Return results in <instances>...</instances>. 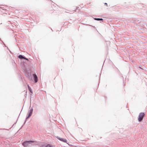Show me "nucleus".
Listing matches in <instances>:
<instances>
[{
    "instance_id": "nucleus-1",
    "label": "nucleus",
    "mask_w": 147,
    "mask_h": 147,
    "mask_svg": "<svg viewBox=\"0 0 147 147\" xmlns=\"http://www.w3.org/2000/svg\"><path fill=\"white\" fill-rule=\"evenodd\" d=\"M37 142L34 141H29L24 142L22 145L24 147H31L32 145L36 144Z\"/></svg>"
},
{
    "instance_id": "nucleus-2",
    "label": "nucleus",
    "mask_w": 147,
    "mask_h": 147,
    "mask_svg": "<svg viewBox=\"0 0 147 147\" xmlns=\"http://www.w3.org/2000/svg\"><path fill=\"white\" fill-rule=\"evenodd\" d=\"M145 115V114L144 113L141 112L140 113L138 118L139 121L140 122L142 120L144 116Z\"/></svg>"
},
{
    "instance_id": "nucleus-3",
    "label": "nucleus",
    "mask_w": 147,
    "mask_h": 147,
    "mask_svg": "<svg viewBox=\"0 0 147 147\" xmlns=\"http://www.w3.org/2000/svg\"><path fill=\"white\" fill-rule=\"evenodd\" d=\"M57 138L60 140V141L64 142H66L67 140L65 139H64L63 138H59L58 137H57Z\"/></svg>"
},
{
    "instance_id": "nucleus-4",
    "label": "nucleus",
    "mask_w": 147,
    "mask_h": 147,
    "mask_svg": "<svg viewBox=\"0 0 147 147\" xmlns=\"http://www.w3.org/2000/svg\"><path fill=\"white\" fill-rule=\"evenodd\" d=\"M33 76L34 78V80L35 82H36L38 81V78L36 74H33Z\"/></svg>"
},
{
    "instance_id": "nucleus-5",
    "label": "nucleus",
    "mask_w": 147,
    "mask_h": 147,
    "mask_svg": "<svg viewBox=\"0 0 147 147\" xmlns=\"http://www.w3.org/2000/svg\"><path fill=\"white\" fill-rule=\"evenodd\" d=\"M32 113V111H30L29 112V115H28V117L27 118H28L29 117H30Z\"/></svg>"
},
{
    "instance_id": "nucleus-6",
    "label": "nucleus",
    "mask_w": 147,
    "mask_h": 147,
    "mask_svg": "<svg viewBox=\"0 0 147 147\" xmlns=\"http://www.w3.org/2000/svg\"><path fill=\"white\" fill-rule=\"evenodd\" d=\"M18 57L19 58L21 59H23L24 58V57H23L22 55H20Z\"/></svg>"
},
{
    "instance_id": "nucleus-7",
    "label": "nucleus",
    "mask_w": 147,
    "mask_h": 147,
    "mask_svg": "<svg viewBox=\"0 0 147 147\" xmlns=\"http://www.w3.org/2000/svg\"><path fill=\"white\" fill-rule=\"evenodd\" d=\"M45 147H53L52 145L50 144L47 145Z\"/></svg>"
},
{
    "instance_id": "nucleus-8",
    "label": "nucleus",
    "mask_w": 147,
    "mask_h": 147,
    "mask_svg": "<svg viewBox=\"0 0 147 147\" xmlns=\"http://www.w3.org/2000/svg\"><path fill=\"white\" fill-rule=\"evenodd\" d=\"M95 20H102L103 19H102L100 18H95Z\"/></svg>"
},
{
    "instance_id": "nucleus-9",
    "label": "nucleus",
    "mask_w": 147,
    "mask_h": 147,
    "mask_svg": "<svg viewBox=\"0 0 147 147\" xmlns=\"http://www.w3.org/2000/svg\"><path fill=\"white\" fill-rule=\"evenodd\" d=\"M28 89H29L30 91L32 93V91L31 90V88H30V87L28 85Z\"/></svg>"
},
{
    "instance_id": "nucleus-10",
    "label": "nucleus",
    "mask_w": 147,
    "mask_h": 147,
    "mask_svg": "<svg viewBox=\"0 0 147 147\" xmlns=\"http://www.w3.org/2000/svg\"><path fill=\"white\" fill-rule=\"evenodd\" d=\"M23 59H26V60H28V59L27 58H25V57H24V58H23Z\"/></svg>"
},
{
    "instance_id": "nucleus-11",
    "label": "nucleus",
    "mask_w": 147,
    "mask_h": 147,
    "mask_svg": "<svg viewBox=\"0 0 147 147\" xmlns=\"http://www.w3.org/2000/svg\"><path fill=\"white\" fill-rule=\"evenodd\" d=\"M105 5H107V3H105Z\"/></svg>"
}]
</instances>
